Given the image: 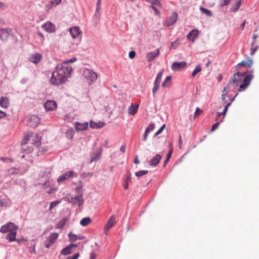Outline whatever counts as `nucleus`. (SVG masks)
Masks as SVG:
<instances>
[{"label":"nucleus","mask_w":259,"mask_h":259,"mask_svg":"<svg viewBox=\"0 0 259 259\" xmlns=\"http://www.w3.org/2000/svg\"><path fill=\"white\" fill-rule=\"evenodd\" d=\"M91 223V219L90 217H86L82 219L80 224L82 226H87Z\"/></svg>","instance_id":"bb28decb"},{"label":"nucleus","mask_w":259,"mask_h":259,"mask_svg":"<svg viewBox=\"0 0 259 259\" xmlns=\"http://www.w3.org/2000/svg\"><path fill=\"white\" fill-rule=\"evenodd\" d=\"M96 254L94 253H92L91 254V257H90V259H96Z\"/></svg>","instance_id":"69168bd1"},{"label":"nucleus","mask_w":259,"mask_h":259,"mask_svg":"<svg viewBox=\"0 0 259 259\" xmlns=\"http://www.w3.org/2000/svg\"><path fill=\"white\" fill-rule=\"evenodd\" d=\"M253 78L252 74L244 76V74L240 72L234 74L231 77V81L228 85L232 84L239 87V92L244 91L249 85L250 81Z\"/></svg>","instance_id":"f03ea898"},{"label":"nucleus","mask_w":259,"mask_h":259,"mask_svg":"<svg viewBox=\"0 0 259 259\" xmlns=\"http://www.w3.org/2000/svg\"><path fill=\"white\" fill-rule=\"evenodd\" d=\"M231 104V102H229V103H228L225 106L224 110H223V112L221 113V112H218V116L216 118V120H219L218 118L219 117H220L221 115H225L226 114V113L227 112V110H228V107L230 106V105Z\"/></svg>","instance_id":"c756f323"},{"label":"nucleus","mask_w":259,"mask_h":259,"mask_svg":"<svg viewBox=\"0 0 259 259\" xmlns=\"http://www.w3.org/2000/svg\"><path fill=\"white\" fill-rule=\"evenodd\" d=\"M67 220H68V219L66 218H64L62 220H60L57 224V225L56 226V228H57V229L62 228L64 226V225L66 224Z\"/></svg>","instance_id":"c85d7f7f"},{"label":"nucleus","mask_w":259,"mask_h":259,"mask_svg":"<svg viewBox=\"0 0 259 259\" xmlns=\"http://www.w3.org/2000/svg\"><path fill=\"white\" fill-rule=\"evenodd\" d=\"M115 216L114 215H111L108 219L104 229L105 231L109 230L115 224Z\"/></svg>","instance_id":"f3484780"},{"label":"nucleus","mask_w":259,"mask_h":259,"mask_svg":"<svg viewBox=\"0 0 259 259\" xmlns=\"http://www.w3.org/2000/svg\"><path fill=\"white\" fill-rule=\"evenodd\" d=\"M77 246V245L76 244H71L62 249L61 254L64 255H68L71 253V249L74 247H76Z\"/></svg>","instance_id":"412c9836"},{"label":"nucleus","mask_w":259,"mask_h":259,"mask_svg":"<svg viewBox=\"0 0 259 259\" xmlns=\"http://www.w3.org/2000/svg\"><path fill=\"white\" fill-rule=\"evenodd\" d=\"M104 125V123L102 122H95L93 121H91L90 122V126L93 128H101Z\"/></svg>","instance_id":"2f4dec72"},{"label":"nucleus","mask_w":259,"mask_h":259,"mask_svg":"<svg viewBox=\"0 0 259 259\" xmlns=\"http://www.w3.org/2000/svg\"><path fill=\"white\" fill-rule=\"evenodd\" d=\"M62 2V0H52L51 2L52 7L56 6L60 4Z\"/></svg>","instance_id":"49530a36"},{"label":"nucleus","mask_w":259,"mask_h":259,"mask_svg":"<svg viewBox=\"0 0 259 259\" xmlns=\"http://www.w3.org/2000/svg\"><path fill=\"white\" fill-rule=\"evenodd\" d=\"M178 18V14L176 12H174L171 15L167 18L164 21V25L165 26H171L176 23Z\"/></svg>","instance_id":"1a4fd4ad"},{"label":"nucleus","mask_w":259,"mask_h":259,"mask_svg":"<svg viewBox=\"0 0 259 259\" xmlns=\"http://www.w3.org/2000/svg\"><path fill=\"white\" fill-rule=\"evenodd\" d=\"M252 64H253L252 60L251 59H248L247 61H243L241 62L237 65V66H246V67L249 68L252 66Z\"/></svg>","instance_id":"a878e982"},{"label":"nucleus","mask_w":259,"mask_h":259,"mask_svg":"<svg viewBox=\"0 0 259 259\" xmlns=\"http://www.w3.org/2000/svg\"><path fill=\"white\" fill-rule=\"evenodd\" d=\"M172 152V149H171V150H170L169 151V152L167 153V157H166V158H167V159H170V157H171V156Z\"/></svg>","instance_id":"e2e57ef3"},{"label":"nucleus","mask_w":259,"mask_h":259,"mask_svg":"<svg viewBox=\"0 0 259 259\" xmlns=\"http://www.w3.org/2000/svg\"><path fill=\"white\" fill-rule=\"evenodd\" d=\"M61 202L60 201L57 200L55 201L52 202L50 204V210L52 209L53 208L56 207L57 205H58L59 204H60Z\"/></svg>","instance_id":"37998d69"},{"label":"nucleus","mask_w":259,"mask_h":259,"mask_svg":"<svg viewBox=\"0 0 259 259\" xmlns=\"http://www.w3.org/2000/svg\"><path fill=\"white\" fill-rule=\"evenodd\" d=\"M199 31L197 29L192 30L187 35V38L192 42H194L195 40L198 37Z\"/></svg>","instance_id":"a211bd4d"},{"label":"nucleus","mask_w":259,"mask_h":259,"mask_svg":"<svg viewBox=\"0 0 259 259\" xmlns=\"http://www.w3.org/2000/svg\"><path fill=\"white\" fill-rule=\"evenodd\" d=\"M154 128V125L153 124H150L146 129V131L148 133L150 132Z\"/></svg>","instance_id":"09e8293b"},{"label":"nucleus","mask_w":259,"mask_h":259,"mask_svg":"<svg viewBox=\"0 0 259 259\" xmlns=\"http://www.w3.org/2000/svg\"><path fill=\"white\" fill-rule=\"evenodd\" d=\"M139 106V104H132L128 109V113L132 115H135L138 110Z\"/></svg>","instance_id":"4be33fe9"},{"label":"nucleus","mask_w":259,"mask_h":259,"mask_svg":"<svg viewBox=\"0 0 259 259\" xmlns=\"http://www.w3.org/2000/svg\"><path fill=\"white\" fill-rule=\"evenodd\" d=\"M59 236V234L54 233L52 234L44 242L45 246L46 248H49L53 245V244L57 241Z\"/></svg>","instance_id":"0eeeda50"},{"label":"nucleus","mask_w":259,"mask_h":259,"mask_svg":"<svg viewBox=\"0 0 259 259\" xmlns=\"http://www.w3.org/2000/svg\"><path fill=\"white\" fill-rule=\"evenodd\" d=\"M39 122V118L35 115H32L27 122V124L31 127H35Z\"/></svg>","instance_id":"4468645a"},{"label":"nucleus","mask_w":259,"mask_h":259,"mask_svg":"<svg viewBox=\"0 0 259 259\" xmlns=\"http://www.w3.org/2000/svg\"><path fill=\"white\" fill-rule=\"evenodd\" d=\"M41 58V55L40 54L36 53L35 54L32 55L29 60L34 63H38Z\"/></svg>","instance_id":"5701e85b"},{"label":"nucleus","mask_w":259,"mask_h":259,"mask_svg":"<svg viewBox=\"0 0 259 259\" xmlns=\"http://www.w3.org/2000/svg\"><path fill=\"white\" fill-rule=\"evenodd\" d=\"M147 1L151 3L153 5L157 6L160 5V0H147Z\"/></svg>","instance_id":"3c124183"},{"label":"nucleus","mask_w":259,"mask_h":259,"mask_svg":"<svg viewBox=\"0 0 259 259\" xmlns=\"http://www.w3.org/2000/svg\"><path fill=\"white\" fill-rule=\"evenodd\" d=\"M85 78L89 83H92L97 79L98 76L96 73L90 69H85L83 71Z\"/></svg>","instance_id":"423d86ee"},{"label":"nucleus","mask_w":259,"mask_h":259,"mask_svg":"<svg viewBox=\"0 0 259 259\" xmlns=\"http://www.w3.org/2000/svg\"><path fill=\"white\" fill-rule=\"evenodd\" d=\"M57 106V103L53 100L47 101L44 105L46 110L48 111L54 110L56 109Z\"/></svg>","instance_id":"9b49d317"},{"label":"nucleus","mask_w":259,"mask_h":259,"mask_svg":"<svg viewBox=\"0 0 259 259\" xmlns=\"http://www.w3.org/2000/svg\"><path fill=\"white\" fill-rule=\"evenodd\" d=\"M76 58L75 57H73L68 60H66V61L63 62L62 63H65V64L68 65L69 63L74 62L75 61H76Z\"/></svg>","instance_id":"864d4df0"},{"label":"nucleus","mask_w":259,"mask_h":259,"mask_svg":"<svg viewBox=\"0 0 259 259\" xmlns=\"http://www.w3.org/2000/svg\"><path fill=\"white\" fill-rule=\"evenodd\" d=\"M219 124H220V122H217V123H214V124H213V125L211 128V131H214L215 129H217L219 127Z\"/></svg>","instance_id":"4d7b16f0"},{"label":"nucleus","mask_w":259,"mask_h":259,"mask_svg":"<svg viewBox=\"0 0 259 259\" xmlns=\"http://www.w3.org/2000/svg\"><path fill=\"white\" fill-rule=\"evenodd\" d=\"M151 7L153 9V10L155 11L156 14H157V15H159L160 14V12L154 6L152 5L151 6Z\"/></svg>","instance_id":"13d9d810"},{"label":"nucleus","mask_w":259,"mask_h":259,"mask_svg":"<svg viewBox=\"0 0 259 259\" xmlns=\"http://www.w3.org/2000/svg\"><path fill=\"white\" fill-rule=\"evenodd\" d=\"M163 71L162 70L158 73V74H157L156 79L154 82L160 84V83L161 82L162 76L163 74Z\"/></svg>","instance_id":"f704fd0d"},{"label":"nucleus","mask_w":259,"mask_h":259,"mask_svg":"<svg viewBox=\"0 0 259 259\" xmlns=\"http://www.w3.org/2000/svg\"><path fill=\"white\" fill-rule=\"evenodd\" d=\"M125 148H126L125 145H123L121 146V147L120 148V150L121 151H122L123 153H124L125 151Z\"/></svg>","instance_id":"680f3d73"},{"label":"nucleus","mask_w":259,"mask_h":259,"mask_svg":"<svg viewBox=\"0 0 259 259\" xmlns=\"http://www.w3.org/2000/svg\"><path fill=\"white\" fill-rule=\"evenodd\" d=\"M73 134H74V132L72 130H68L66 133V136H67V138H68L69 139H72L73 138Z\"/></svg>","instance_id":"a19ab883"},{"label":"nucleus","mask_w":259,"mask_h":259,"mask_svg":"<svg viewBox=\"0 0 259 259\" xmlns=\"http://www.w3.org/2000/svg\"><path fill=\"white\" fill-rule=\"evenodd\" d=\"M19 172V170L17 168L12 167L8 169L7 176L11 177L12 175H15L18 174Z\"/></svg>","instance_id":"7c9ffc66"},{"label":"nucleus","mask_w":259,"mask_h":259,"mask_svg":"<svg viewBox=\"0 0 259 259\" xmlns=\"http://www.w3.org/2000/svg\"><path fill=\"white\" fill-rule=\"evenodd\" d=\"M128 56L131 59H133L136 56V52L134 51H132L130 52Z\"/></svg>","instance_id":"6e6d98bb"},{"label":"nucleus","mask_w":259,"mask_h":259,"mask_svg":"<svg viewBox=\"0 0 259 259\" xmlns=\"http://www.w3.org/2000/svg\"><path fill=\"white\" fill-rule=\"evenodd\" d=\"M149 133L147 132L146 131L145 132V133H144V140L146 141V139H147V137L148 136V134Z\"/></svg>","instance_id":"774afa93"},{"label":"nucleus","mask_w":259,"mask_h":259,"mask_svg":"<svg viewBox=\"0 0 259 259\" xmlns=\"http://www.w3.org/2000/svg\"><path fill=\"white\" fill-rule=\"evenodd\" d=\"M100 9H101V3H97V8H96V13L99 12Z\"/></svg>","instance_id":"bf43d9fd"},{"label":"nucleus","mask_w":259,"mask_h":259,"mask_svg":"<svg viewBox=\"0 0 259 259\" xmlns=\"http://www.w3.org/2000/svg\"><path fill=\"white\" fill-rule=\"evenodd\" d=\"M17 234L16 231L14 232H10L6 236V238L10 242H12L16 240V236Z\"/></svg>","instance_id":"393cba45"},{"label":"nucleus","mask_w":259,"mask_h":259,"mask_svg":"<svg viewBox=\"0 0 259 259\" xmlns=\"http://www.w3.org/2000/svg\"><path fill=\"white\" fill-rule=\"evenodd\" d=\"M68 236H69V237L70 238V240L71 241H76L77 239H80H80H82L83 238V237L78 238L76 235L72 234V233H70L68 234Z\"/></svg>","instance_id":"c9c22d12"},{"label":"nucleus","mask_w":259,"mask_h":259,"mask_svg":"<svg viewBox=\"0 0 259 259\" xmlns=\"http://www.w3.org/2000/svg\"><path fill=\"white\" fill-rule=\"evenodd\" d=\"M42 28L49 33L54 32L56 30V26L52 22L48 21L42 25Z\"/></svg>","instance_id":"9d476101"},{"label":"nucleus","mask_w":259,"mask_h":259,"mask_svg":"<svg viewBox=\"0 0 259 259\" xmlns=\"http://www.w3.org/2000/svg\"><path fill=\"white\" fill-rule=\"evenodd\" d=\"M227 94V89L225 88L222 91V100L225 101L226 100V96Z\"/></svg>","instance_id":"de8ad7c7"},{"label":"nucleus","mask_w":259,"mask_h":259,"mask_svg":"<svg viewBox=\"0 0 259 259\" xmlns=\"http://www.w3.org/2000/svg\"><path fill=\"white\" fill-rule=\"evenodd\" d=\"M153 85H153V89H152V93H153V97H155V94H156L157 91L158 90V89L159 88L160 84L154 82V84Z\"/></svg>","instance_id":"4c0bfd02"},{"label":"nucleus","mask_w":259,"mask_h":259,"mask_svg":"<svg viewBox=\"0 0 259 259\" xmlns=\"http://www.w3.org/2000/svg\"><path fill=\"white\" fill-rule=\"evenodd\" d=\"M200 11L204 14H206L208 16H211L212 13L211 11L207 9H205L202 7L200 8Z\"/></svg>","instance_id":"e433bc0d"},{"label":"nucleus","mask_w":259,"mask_h":259,"mask_svg":"<svg viewBox=\"0 0 259 259\" xmlns=\"http://www.w3.org/2000/svg\"><path fill=\"white\" fill-rule=\"evenodd\" d=\"M74 172L72 170L67 171L62 175L59 176L58 178L57 181L60 183L64 180H67L72 176Z\"/></svg>","instance_id":"dca6fc26"},{"label":"nucleus","mask_w":259,"mask_h":259,"mask_svg":"<svg viewBox=\"0 0 259 259\" xmlns=\"http://www.w3.org/2000/svg\"><path fill=\"white\" fill-rule=\"evenodd\" d=\"M230 1L231 0H221V6L222 7L227 6Z\"/></svg>","instance_id":"8fccbe9b"},{"label":"nucleus","mask_w":259,"mask_h":259,"mask_svg":"<svg viewBox=\"0 0 259 259\" xmlns=\"http://www.w3.org/2000/svg\"><path fill=\"white\" fill-rule=\"evenodd\" d=\"M6 116V113L1 110H0V119L5 117Z\"/></svg>","instance_id":"052dcab7"},{"label":"nucleus","mask_w":259,"mask_h":259,"mask_svg":"<svg viewBox=\"0 0 259 259\" xmlns=\"http://www.w3.org/2000/svg\"><path fill=\"white\" fill-rule=\"evenodd\" d=\"M74 127L76 131H84L86 130L88 128L89 124L87 122L83 123L75 122L74 123Z\"/></svg>","instance_id":"ddd939ff"},{"label":"nucleus","mask_w":259,"mask_h":259,"mask_svg":"<svg viewBox=\"0 0 259 259\" xmlns=\"http://www.w3.org/2000/svg\"><path fill=\"white\" fill-rule=\"evenodd\" d=\"M18 226L14 223L8 222L6 224L3 225L1 229L0 232L3 233L14 232L17 231Z\"/></svg>","instance_id":"39448f33"},{"label":"nucleus","mask_w":259,"mask_h":259,"mask_svg":"<svg viewBox=\"0 0 259 259\" xmlns=\"http://www.w3.org/2000/svg\"><path fill=\"white\" fill-rule=\"evenodd\" d=\"M70 33L73 38H76L78 37L81 34V31L80 30L78 27H72L69 29Z\"/></svg>","instance_id":"2eb2a0df"},{"label":"nucleus","mask_w":259,"mask_h":259,"mask_svg":"<svg viewBox=\"0 0 259 259\" xmlns=\"http://www.w3.org/2000/svg\"><path fill=\"white\" fill-rule=\"evenodd\" d=\"M202 113V111L198 107L196 108V111L194 113V118L198 116Z\"/></svg>","instance_id":"a18cd8bd"},{"label":"nucleus","mask_w":259,"mask_h":259,"mask_svg":"<svg viewBox=\"0 0 259 259\" xmlns=\"http://www.w3.org/2000/svg\"><path fill=\"white\" fill-rule=\"evenodd\" d=\"M0 103L3 107L7 108L9 104V99L6 97H2Z\"/></svg>","instance_id":"cd10ccee"},{"label":"nucleus","mask_w":259,"mask_h":259,"mask_svg":"<svg viewBox=\"0 0 259 259\" xmlns=\"http://www.w3.org/2000/svg\"><path fill=\"white\" fill-rule=\"evenodd\" d=\"M0 203L2 206L8 207L11 205V202L9 199H3L1 200Z\"/></svg>","instance_id":"72a5a7b5"},{"label":"nucleus","mask_w":259,"mask_h":259,"mask_svg":"<svg viewBox=\"0 0 259 259\" xmlns=\"http://www.w3.org/2000/svg\"><path fill=\"white\" fill-rule=\"evenodd\" d=\"M22 143L24 145L28 144L38 147L40 144V139L38 138L37 134H31L24 137L22 141Z\"/></svg>","instance_id":"7ed1b4c3"},{"label":"nucleus","mask_w":259,"mask_h":259,"mask_svg":"<svg viewBox=\"0 0 259 259\" xmlns=\"http://www.w3.org/2000/svg\"><path fill=\"white\" fill-rule=\"evenodd\" d=\"M159 54V49H156L153 52H148L146 55V58L148 61L150 62L153 60Z\"/></svg>","instance_id":"aec40b11"},{"label":"nucleus","mask_w":259,"mask_h":259,"mask_svg":"<svg viewBox=\"0 0 259 259\" xmlns=\"http://www.w3.org/2000/svg\"><path fill=\"white\" fill-rule=\"evenodd\" d=\"M165 127V124H163L159 129V130L155 134V136H157L159 134H160L162 131L164 130V128Z\"/></svg>","instance_id":"5fc2aeb1"},{"label":"nucleus","mask_w":259,"mask_h":259,"mask_svg":"<svg viewBox=\"0 0 259 259\" xmlns=\"http://www.w3.org/2000/svg\"><path fill=\"white\" fill-rule=\"evenodd\" d=\"M79 256V253L75 254L72 257L73 259H77Z\"/></svg>","instance_id":"338daca9"},{"label":"nucleus","mask_w":259,"mask_h":259,"mask_svg":"<svg viewBox=\"0 0 259 259\" xmlns=\"http://www.w3.org/2000/svg\"><path fill=\"white\" fill-rule=\"evenodd\" d=\"M72 70V67L65 63L58 64L52 74L51 83L57 85L63 84L70 77Z\"/></svg>","instance_id":"f257e3e1"},{"label":"nucleus","mask_w":259,"mask_h":259,"mask_svg":"<svg viewBox=\"0 0 259 259\" xmlns=\"http://www.w3.org/2000/svg\"><path fill=\"white\" fill-rule=\"evenodd\" d=\"M161 157V156L159 154L156 155L155 156L149 161L150 165L151 166L156 165L159 163Z\"/></svg>","instance_id":"b1692460"},{"label":"nucleus","mask_w":259,"mask_h":259,"mask_svg":"<svg viewBox=\"0 0 259 259\" xmlns=\"http://www.w3.org/2000/svg\"><path fill=\"white\" fill-rule=\"evenodd\" d=\"M69 202L72 204H78L79 206H80L83 202L82 196L81 195H75V197L71 198Z\"/></svg>","instance_id":"6ab92c4d"},{"label":"nucleus","mask_w":259,"mask_h":259,"mask_svg":"<svg viewBox=\"0 0 259 259\" xmlns=\"http://www.w3.org/2000/svg\"><path fill=\"white\" fill-rule=\"evenodd\" d=\"M148 171L143 170H140L136 172V176L138 177H141L143 175H146L148 174Z\"/></svg>","instance_id":"ea45409f"},{"label":"nucleus","mask_w":259,"mask_h":259,"mask_svg":"<svg viewBox=\"0 0 259 259\" xmlns=\"http://www.w3.org/2000/svg\"><path fill=\"white\" fill-rule=\"evenodd\" d=\"M101 156V154L100 153H99L96 154L95 157L92 156V161L98 160L100 158Z\"/></svg>","instance_id":"603ef678"},{"label":"nucleus","mask_w":259,"mask_h":259,"mask_svg":"<svg viewBox=\"0 0 259 259\" xmlns=\"http://www.w3.org/2000/svg\"><path fill=\"white\" fill-rule=\"evenodd\" d=\"M257 38H259V32L258 30H256L254 31L253 34V41L251 43L250 49V55L251 56L253 55L259 48V40L257 41Z\"/></svg>","instance_id":"20e7f679"},{"label":"nucleus","mask_w":259,"mask_h":259,"mask_svg":"<svg viewBox=\"0 0 259 259\" xmlns=\"http://www.w3.org/2000/svg\"><path fill=\"white\" fill-rule=\"evenodd\" d=\"M180 45L179 42L178 40H175L171 43V49L173 48L176 49Z\"/></svg>","instance_id":"c03bdc74"},{"label":"nucleus","mask_w":259,"mask_h":259,"mask_svg":"<svg viewBox=\"0 0 259 259\" xmlns=\"http://www.w3.org/2000/svg\"><path fill=\"white\" fill-rule=\"evenodd\" d=\"M187 63L185 62H174L171 65V69L173 71H179L186 67Z\"/></svg>","instance_id":"f8f14e48"},{"label":"nucleus","mask_w":259,"mask_h":259,"mask_svg":"<svg viewBox=\"0 0 259 259\" xmlns=\"http://www.w3.org/2000/svg\"><path fill=\"white\" fill-rule=\"evenodd\" d=\"M170 80H171V76H167L166 77L165 79L164 80V81L162 83V86L163 87H165V88L169 87L170 85Z\"/></svg>","instance_id":"473e14b6"},{"label":"nucleus","mask_w":259,"mask_h":259,"mask_svg":"<svg viewBox=\"0 0 259 259\" xmlns=\"http://www.w3.org/2000/svg\"><path fill=\"white\" fill-rule=\"evenodd\" d=\"M241 0H236V3L235 4V5L234 7L232 8V11L233 12L237 11L238 9L239 8L240 5H241Z\"/></svg>","instance_id":"58836bf2"},{"label":"nucleus","mask_w":259,"mask_h":259,"mask_svg":"<svg viewBox=\"0 0 259 259\" xmlns=\"http://www.w3.org/2000/svg\"><path fill=\"white\" fill-rule=\"evenodd\" d=\"M201 70L200 66H197L192 72V75L194 77Z\"/></svg>","instance_id":"79ce46f5"},{"label":"nucleus","mask_w":259,"mask_h":259,"mask_svg":"<svg viewBox=\"0 0 259 259\" xmlns=\"http://www.w3.org/2000/svg\"><path fill=\"white\" fill-rule=\"evenodd\" d=\"M124 189L126 190L128 188V184L127 181H125V183L124 184Z\"/></svg>","instance_id":"0e129e2a"},{"label":"nucleus","mask_w":259,"mask_h":259,"mask_svg":"<svg viewBox=\"0 0 259 259\" xmlns=\"http://www.w3.org/2000/svg\"><path fill=\"white\" fill-rule=\"evenodd\" d=\"M12 34L10 29L2 28L0 29V39L2 41H6Z\"/></svg>","instance_id":"6e6552de"}]
</instances>
